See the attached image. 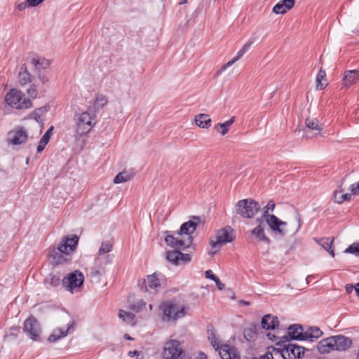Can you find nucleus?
<instances>
[{
  "label": "nucleus",
  "mask_w": 359,
  "mask_h": 359,
  "mask_svg": "<svg viewBox=\"0 0 359 359\" xmlns=\"http://www.w3.org/2000/svg\"><path fill=\"white\" fill-rule=\"evenodd\" d=\"M207 328L208 339L210 341L211 345L214 348L216 351L219 350V353L222 359H241L239 352L236 347L230 346L228 344L219 346L212 324H208Z\"/></svg>",
  "instance_id": "obj_1"
},
{
  "label": "nucleus",
  "mask_w": 359,
  "mask_h": 359,
  "mask_svg": "<svg viewBox=\"0 0 359 359\" xmlns=\"http://www.w3.org/2000/svg\"><path fill=\"white\" fill-rule=\"evenodd\" d=\"M74 119L76 121L74 135L76 137L88 134L96 123L95 114L88 111L75 114Z\"/></svg>",
  "instance_id": "obj_2"
},
{
  "label": "nucleus",
  "mask_w": 359,
  "mask_h": 359,
  "mask_svg": "<svg viewBox=\"0 0 359 359\" xmlns=\"http://www.w3.org/2000/svg\"><path fill=\"white\" fill-rule=\"evenodd\" d=\"M159 308L162 311V320L165 322H175L187 314L184 306H179L177 304L170 300L162 302Z\"/></svg>",
  "instance_id": "obj_3"
},
{
  "label": "nucleus",
  "mask_w": 359,
  "mask_h": 359,
  "mask_svg": "<svg viewBox=\"0 0 359 359\" xmlns=\"http://www.w3.org/2000/svg\"><path fill=\"white\" fill-rule=\"evenodd\" d=\"M236 214L244 219L253 218L260 210L259 203L253 199H242L235 206Z\"/></svg>",
  "instance_id": "obj_4"
},
{
  "label": "nucleus",
  "mask_w": 359,
  "mask_h": 359,
  "mask_svg": "<svg viewBox=\"0 0 359 359\" xmlns=\"http://www.w3.org/2000/svg\"><path fill=\"white\" fill-rule=\"evenodd\" d=\"M109 259L105 257H97L95 261L93 266L87 269V276L93 283H100L101 278L106 273V266L109 262Z\"/></svg>",
  "instance_id": "obj_5"
},
{
  "label": "nucleus",
  "mask_w": 359,
  "mask_h": 359,
  "mask_svg": "<svg viewBox=\"0 0 359 359\" xmlns=\"http://www.w3.org/2000/svg\"><path fill=\"white\" fill-rule=\"evenodd\" d=\"M84 276L79 270L69 273L62 279V286L71 293L77 291V288L83 286Z\"/></svg>",
  "instance_id": "obj_6"
},
{
  "label": "nucleus",
  "mask_w": 359,
  "mask_h": 359,
  "mask_svg": "<svg viewBox=\"0 0 359 359\" xmlns=\"http://www.w3.org/2000/svg\"><path fill=\"white\" fill-rule=\"evenodd\" d=\"M22 330L23 332L33 341H41V325L34 316H30L24 321Z\"/></svg>",
  "instance_id": "obj_7"
},
{
  "label": "nucleus",
  "mask_w": 359,
  "mask_h": 359,
  "mask_svg": "<svg viewBox=\"0 0 359 359\" xmlns=\"http://www.w3.org/2000/svg\"><path fill=\"white\" fill-rule=\"evenodd\" d=\"M182 353L180 342L176 339L169 340L164 344L162 359H182Z\"/></svg>",
  "instance_id": "obj_8"
},
{
  "label": "nucleus",
  "mask_w": 359,
  "mask_h": 359,
  "mask_svg": "<svg viewBox=\"0 0 359 359\" xmlns=\"http://www.w3.org/2000/svg\"><path fill=\"white\" fill-rule=\"evenodd\" d=\"M165 242L166 244L172 248L177 250H185L189 248L192 243L194 238L193 236L188 237L187 241L179 239L175 236L177 235L176 231H165Z\"/></svg>",
  "instance_id": "obj_9"
},
{
  "label": "nucleus",
  "mask_w": 359,
  "mask_h": 359,
  "mask_svg": "<svg viewBox=\"0 0 359 359\" xmlns=\"http://www.w3.org/2000/svg\"><path fill=\"white\" fill-rule=\"evenodd\" d=\"M235 239L234 230L230 226H226L223 229H219L216 233V241H211L210 244L215 248L218 245L231 243Z\"/></svg>",
  "instance_id": "obj_10"
},
{
  "label": "nucleus",
  "mask_w": 359,
  "mask_h": 359,
  "mask_svg": "<svg viewBox=\"0 0 359 359\" xmlns=\"http://www.w3.org/2000/svg\"><path fill=\"white\" fill-rule=\"evenodd\" d=\"M267 217L266 224L269 226L272 234L274 236H285L287 231L285 229V227L287 226V222L282 221L275 215H269Z\"/></svg>",
  "instance_id": "obj_11"
},
{
  "label": "nucleus",
  "mask_w": 359,
  "mask_h": 359,
  "mask_svg": "<svg viewBox=\"0 0 359 359\" xmlns=\"http://www.w3.org/2000/svg\"><path fill=\"white\" fill-rule=\"evenodd\" d=\"M268 216L262 215L261 217L257 218L256 222L258 223V225L251 230V234L255 236L257 241L264 242L267 245H270L271 241L266 236L263 224L264 222L266 223Z\"/></svg>",
  "instance_id": "obj_12"
},
{
  "label": "nucleus",
  "mask_w": 359,
  "mask_h": 359,
  "mask_svg": "<svg viewBox=\"0 0 359 359\" xmlns=\"http://www.w3.org/2000/svg\"><path fill=\"white\" fill-rule=\"evenodd\" d=\"M49 257L53 265H58L69 263L72 261V253L62 249L61 251L57 248H53L49 251Z\"/></svg>",
  "instance_id": "obj_13"
},
{
  "label": "nucleus",
  "mask_w": 359,
  "mask_h": 359,
  "mask_svg": "<svg viewBox=\"0 0 359 359\" xmlns=\"http://www.w3.org/2000/svg\"><path fill=\"white\" fill-rule=\"evenodd\" d=\"M201 222V218L199 216H193L192 219L183 223L180 229L176 231L177 235L181 236L186 234L192 236L191 234L197 229L199 223Z\"/></svg>",
  "instance_id": "obj_14"
},
{
  "label": "nucleus",
  "mask_w": 359,
  "mask_h": 359,
  "mask_svg": "<svg viewBox=\"0 0 359 359\" xmlns=\"http://www.w3.org/2000/svg\"><path fill=\"white\" fill-rule=\"evenodd\" d=\"M74 326H75V322L74 320H72L67 324V329H63V328L55 329L53 331L52 334L48 337V341L50 343H53L60 339H62L63 337H66L69 334L70 330L73 329Z\"/></svg>",
  "instance_id": "obj_15"
},
{
  "label": "nucleus",
  "mask_w": 359,
  "mask_h": 359,
  "mask_svg": "<svg viewBox=\"0 0 359 359\" xmlns=\"http://www.w3.org/2000/svg\"><path fill=\"white\" fill-rule=\"evenodd\" d=\"M334 338V350L338 351H344L349 348L352 345V340L348 337L342 334L332 336Z\"/></svg>",
  "instance_id": "obj_16"
},
{
  "label": "nucleus",
  "mask_w": 359,
  "mask_h": 359,
  "mask_svg": "<svg viewBox=\"0 0 359 359\" xmlns=\"http://www.w3.org/2000/svg\"><path fill=\"white\" fill-rule=\"evenodd\" d=\"M22 97V95L20 90L11 89L7 93L5 97V101L9 106L18 109L19 106H20Z\"/></svg>",
  "instance_id": "obj_17"
},
{
  "label": "nucleus",
  "mask_w": 359,
  "mask_h": 359,
  "mask_svg": "<svg viewBox=\"0 0 359 359\" xmlns=\"http://www.w3.org/2000/svg\"><path fill=\"white\" fill-rule=\"evenodd\" d=\"M79 243V237L76 235L72 236L71 238L66 236L63 241L57 246V250L61 251L62 249L72 253L76 248Z\"/></svg>",
  "instance_id": "obj_18"
},
{
  "label": "nucleus",
  "mask_w": 359,
  "mask_h": 359,
  "mask_svg": "<svg viewBox=\"0 0 359 359\" xmlns=\"http://www.w3.org/2000/svg\"><path fill=\"white\" fill-rule=\"evenodd\" d=\"M359 82V71L358 70H347L344 72L342 79L343 87L348 88L352 85Z\"/></svg>",
  "instance_id": "obj_19"
},
{
  "label": "nucleus",
  "mask_w": 359,
  "mask_h": 359,
  "mask_svg": "<svg viewBox=\"0 0 359 359\" xmlns=\"http://www.w3.org/2000/svg\"><path fill=\"white\" fill-rule=\"evenodd\" d=\"M334 338L329 337L320 340L316 346L318 351L321 354L330 353L331 351H334Z\"/></svg>",
  "instance_id": "obj_20"
},
{
  "label": "nucleus",
  "mask_w": 359,
  "mask_h": 359,
  "mask_svg": "<svg viewBox=\"0 0 359 359\" xmlns=\"http://www.w3.org/2000/svg\"><path fill=\"white\" fill-rule=\"evenodd\" d=\"M262 327L264 330H274L279 325V320L277 316L271 314L264 316L261 321Z\"/></svg>",
  "instance_id": "obj_21"
},
{
  "label": "nucleus",
  "mask_w": 359,
  "mask_h": 359,
  "mask_svg": "<svg viewBox=\"0 0 359 359\" xmlns=\"http://www.w3.org/2000/svg\"><path fill=\"white\" fill-rule=\"evenodd\" d=\"M295 0H282L273 8V12L276 14H285L294 6Z\"/></svg>",
  "instance_id": "obj_22"
},
{
  "label": "nucleus",
  "mask_w": 359,
  "mask_h": 359,
  "mask_svg": "<svg viewBox=\"0 0 359 359\" xmlns=\"http://www.w3.org/2000/svg\"><path fill=\"white\" fill-rule=\"evenodd\" d=\"M323 334V331L318 327H310L306 332H304V334L300 335L303 337L301 341L308 340L310 341H314L320 338Z\"/></svg>",
  "instance_id": "obj_23"
},
{
  "label": "nucleus",
  "mask_w": 359,
  "mask_h": 359,
  "mask_svg": "<svg viewBox=\"0 0 359 359\" xmlns=\"http://www.w3.org/2000/svg\"><path fill=\"white\" fill-rule=\"evenodd\" d=\"M28 138L26 130L22 128L14 131L13 137L11 138V142L13 145L24 144L27 142Z\"/></svg>",
  "instance_id": "obj_24"
},
{
  "label": "nucleus",
  "mask_w": 359,
  "mask_h": 359,
  "mask_svg": "<svg viewBox=\"0 0 359 359\" xmlns=\"http://www.w3.org/2000/svg\"><path fill=\"white\" fill-rule=\"evenodd\" d=\"M43 283L47 288H49L50 287H57L60 286L62 284L60 273H49L48 276L44 279Z\"/></svg>",
  "instance_id": "obj_25"
},
{
  "label": "nucleus",
  "mask_w": 359,
  "mask_h": 359,
  "mask_svg": "<svg viewBox=\"0 0 359 359\" xmlns=\"http://www.w3.org/2000/svg\"><path fill=\"white\" fill-rule=\"evenodd\" d=\"M196 124L202 128H208L211 126V118L209 115L205 114H199L194 118Z\"/></svg>",
  "instance_id": "obj_26"
},
{
  "label": "nucleus",
  "mask_w": 359,
  "mask_h": 359,
  "mask_svg": "<svg viewBox=\"0 0 359 359\" xmlns=\"http://www.w3.org/2000/svg\"><path fill=\"white\" fill-rule=\"evenodd\" d=\"M351 194H344V189L339 186V190H335L333 193L334 201L339 204L344 201H348L351 198Z\"/></svg>",
  "instance_id": "obj_27"
},
{
  "label": "nucleus",
  "mask_w": 359,
  "mask_h": 359,
  "mask_svg": "<svg viewBox=\"0 0 359 359\" xmlns=\"http://www.w3.org/2000/svg\"><path fill=\"white\" fill-rule=\"evenodd\" d=\"M135 172L133 171V170H131L129 172L123 170V172H121L116 175V177L114 178V183L119 184L122 182H126L132 179L135 176Z\"/></svg>",
  "instance_id": "obj_28"
},
{
  "label": "nucleus",
  "mask_w": 359,
  "mask_h": 359,
  "mask_svg": "<svg viewBox=\"0 0 359 359\" xmlns=\"http://www.w3.org/2000/svg\"><path fill=\"white\" fill-rule=\"evenodd\" d=\"M259 325H253L250 327H246L243 330V336L248 341H253L256 339Z\"/></svg>",
  "instance_id": "obj_29"
},
{
  "label": "nucleus",
  "mask_w": 359,
  "mask_h": 359,
  "mask_svg": "<svg viewBox=\"0 0 359 359\" xmlns=\"http://www.w3.org/2000/svg\"><path fill=\"white\" fill-rule=\"evenodd\" d=\"M19 81L21 85H26L32 82V75L27 71L25 64L22 65L20 67L19 72Z\"/></svg>",
  "instance_id": "obj_30"
},
{
  "label": "nucleus",
  "mask_w": 359,
  "mask_h": 359,
  "mask_svg": "<svg viewBox=\"0 0 359 359\" xmlns=\"http://www.w3.org/2000/svg\"><path fill=\"white\" fill-rule=\"evenodd\" d=\"M53 128L54 127L51 126L41 138L39 145L37 147V153H41L45 149L47 144L49 142Z\"/></svg>",
  "instance_id": "obj_31"
},
{
  "label": "nucleus",
  "mask_w": 359,
  "mask_h": 359,
  "mask_svg": "<svg viewBox=\"0 0 359 359\" xmlns=\"http://www.w3.org/2000/svg\"><path fill=\"white\" fill-rule=\"evenodd\" d=\"M305 125L306 128L317 131L316 135L319 134L322 130V127L319 124V121L316 118H307L305 120Z\"/></svg>",
  "instance_id": "obj_32"
},
{
  "label": "nucleus",
  "mask_w": 359,
  "mask_h": 359,
  "mask_svg": "<svg viewBox=\"0 0 359 359\" xmlns=\"http://www.w3.org/2000/svg\"><path fill=\"white\" fill-rule=\"evenodd\" d=\"M147 283L148 287L151 289H154L155 291H158L161 287V282L157 277L156 273L147 276Z\"/></svg>",
  "instance_id": "obj_33"
},
{
  "label": "nucleus",
  "mask_w": 359,
  "mask_h": 359,
  "mask_svg": "<svg viewBox=\"0 0 359 359\" xmlns=\"http://www.w3.org/2000/svg\"><path fill=\"white\" fill-rule=\"evenodd\" d=\"M236 117L232 116L229 120L225 121L224 123H217V125L215 126V129L217 130L218 128H222L220 133L221 135H224L228 133L230 126L233 123Z\"/></svg>",
  "instance_id": "obj_34"
},
{
  "label": "nucleus",
  "mask_w": 359,
  "mask_h": 359,
  "mask_svg": "<svg viewBox=\"0 0 359 359\" xmlns=\"http://www.w3.org/2000/svg\"><path fill=\"white\" fill-rule=\"evenodd\" d=\"M326 72L324 69L322 68L319 70L317 76H316V88L323 90L327 86V83L326 82H322L323 80L326 81Z\"/></svg>",
  "instance_id": "obj_35"
},
{
  "label": "nucleus",
  "mask_w": 359,
  "mask_h": 359,
  "mask_svg": "<svg viewBox=\"0 0 359 359\" xmlns=\"http://www.w3.org/2000/svg\"><path fill=\"white\" fill-rule=\"evenodd\" d=\"M285 353H287V359H292L295 356L296 349H302V346L296 344H288L286 346H284Z\"/></svg>",
  "instance_id": "obj_36"
},
{
  "label": "nucleus",
  "mask_w": 359,
  "mask_h": 359,
  "mask_svg": "<svg viewBox=\"0 0 359 359\" xmlns=\"http://www.w3.org/2000/svg\"><path fill=\"white\" fill-rule=\"evenodd\" d=\"M20 332V326H13L5 334L4 339L7 340V341L15 339L18 337Z\"/></svg>",
  "instance_id": "obj_37"
},
{
  "label": "nucleus",
  "mask_w": 359,
  "mask_h": 359,
  "mask_svg": "<svg viewBox=\"0 0 359 359\" xmlns=\"http://www.w3.org/2000/svg\"><path fill=\"white\" fill-rule=\"evenodd\" d=\"M177 249H175V250H169L166 252V259L173 264L174 265H179V255H178Z\"/></svg>",
  "instance_id": "obj_38"
},
{
  "label": "nucleus",
  "mask_w": 359,
  "mask_h": 359,
  "mask_svg": "<svg viewBox=\"0 0 359 359\" xmlns=\"http://www.w3.org/2000/svg\"><path fill=\"white\" fill-rule=\"evenodd\" d=\"M294 332H287V334L283 337H282L279 341L276 343V345H281L283 343L285 344H287V342H290L292 340H297L301 341L303 339L302 336H293Z\"/></svg>",
  "instance_id": "obj_39"
},
{
  "label": "nucleus",
  "mask_w": 359,
  "mask_h": 359,
  "mask_svg": "<svg viewBox=\"0 0 359 359\" xmlns=\"http://www.w3.org/2000/svg\"><path fill=\"white\" fill-rule=\"evenodd\" d=\"M32 63L35 66L36 69H46L49 67L50 62L48 60H46L45 58L36 59L33 58L32 60Z\"/></svg>",
  "instance_id": "obj_40"
},
{
  "label": "nucleus",
  "mask_w": 359,
  "mask_h": 359,
  "mask_svg": "<svg viewBox=\"0 0 359 359\" xmlns=\"http://www.w3.org/2000/svg\"><path fill=\"white\" fill-rule=\"evenodd\" d=\"M49 109V105H45L43 107L36 109L33 111L34 118L39 123L41 122L42 120L41 119V116L47 112Z\"/></svg>",
  "instance_id": "obj_41"
},
{
  "label": "nucleus",
  "mask_w": 359,
  "mask_h": 359,
  "mask_svg": "<svg viewBox=\"0 0 359 359\" xmlns=\"http://www.w3.org/2000/svg\"><path fill=\"white\" fill-rule=\"evenodd\" d=\"M334 241L333 237H325L320 238L318 242L325 250H329L332 247Z\"/></svg>",
  "instance_id": "obj_42"
},
{
  "label": "nucleus",
  "mask_w": 359,
  "mask_h": 359,
  "mask_svg": "<svg viewBox=\"0 0 359 359\" xmlns=\"http://www.w3.org/2000/svg\"><path fill=\"white\" fill-rule=\"evenodd\" d=\"M118 316L120 318H122L123 321L128 323H131L135 317L133 313L122 309L119 310Z\"/></svg>",
  "instance_id": "obj_43"
},
{
  "label": "nucleus",
  "mask_w": 359,
  "mask_h": 359,
  "mask_svg": "<svg viewBox=\"0 0 359 359\" xmlns=\"http://www.w3.org/2000/svg\"><path fill=\"white\" fill-rule=\"evenodd\" d=\"M111 248H112V245H111V243L107 241V242H103L99 249V256H101V257H105L107 259H109L108 257L109 256H105L104 255L109 252H110L111 250Z\"/></svg>",
  "instance_id": "obj_44"
},
{
  "label": "nucleus",
  "mask_w": 359,
  "mask_h": 359,
  "mask_svg": "<svg viewBox=\"0 0 359 359\" xmlns=\"http://www.w3.org/2000/svg\"><path fill=\"white\" fill-rule=\"evenodd\" d=\"M289 332H294L293 336L297 337L301 334H304V332L303 326L300 324H293L289 326L288 327Z\"/></svg>",
  "instance_id": "obj_45"
},
{
  "label": "nucleus",
  "mask_w": 359,
  "mask_h": 359,
  "mask_svg": "<svg viewBox=\"0 0 359 359\" xmlns=\"http://www.w3.org/2000/svg\"><path fill=\"white\" fill-rule=\"evenodd\" d=\"M345 253L353 254L359 257V241L350 245L345 250Z\"/></svg>",
  "instance_id": "obj_46"
},
{
  "label": "nucleus",
  "mask_w": 359,
  "mask_h": 359,
  "mask_svg": "<svg viewBox=\"0 0 359 359\" xmlns=\"http://www.w3.org/2000/svg\"><path fill=\"white\" fill-rule=\"evenodd\" d=\"M252 43L253 41L252 40H250L245 43L242 48L238 50L236 57L239 60L249 50Z\"/></svg>",
  "instance_id": "obj_47"
},
{
  "label": "nucleus",
  "mask_w": 359,
  "mask_h": 359,
  "mask_svg": "<svg viewBox=\"0 0 359 359\" xmlns=\"http://www.w3.org/2000/svg\"><path fill=\"white\" fill-rule=\"evenodd\" d=\"M178 255H179V265L189 263L191 259V255L189 254L182 253L180 251V250H178Z\"/></svg>",
  "instance_id": "obj_48"
},
{
  "label": "nucleus",
  "mask_w": 359,
  "mask_h": 359,
  "mask_svg": "<svg viewBox=\"0 0 359 359\" xmlns=\"http://www.w3.org/2000/svg\"><path fill=\"white\" fill-rule=\"evenodd\" d=\"M268 348H269V351H271V352H273V353L275 355L279 354L283 358V359H287L285 349L281 348H278L276 346H270V347H268Z\"/></svg>",
  "instance_id": "obj_49"
},
{
  "label": "nucleus",
  "mask_w": 359,
  "mask_h": 359,
  "mask_svg": "<svg viewBox=\"0 0 359 359\" xmlns=\"http://www.w3.org/2000/svg\"><path fill=\"white\" fill-rule=\"evenodd\" d=\"M107 102V100L106 97L104 95H100L99 96H97L95 100V106L98 107H104Z\"/></svg>",
  "instance_id": "obj_50"
},
{
  "label": "nucleus",
  "mask_w": 359,
  "mask_h": 359,
  "mask_svg": "<svg viewBox=\"0 0 359 359\" xmlns=\"http://www.w3.org/2000/svg\"><path fill=\"white\" fill-rule=\"evenodd\" d=\"M27 93L31 98H36L38 95L36 86L35 84H32L30 87L27 90Z\"/></svg>",
  "instance_id": "obj_51"
},
{
  "label": "nucleus",
  "mask_w": 359,
  "mask_h": 359,
  "mask_svg": "<svg viewBox=\"0 0 359 359\" xmlns=\"http://www.w3.org/2000/svg\"><path fill=\"white\" fill-rule=\"evenodd\" d=\"M302 349L295 350L296 354L295 356L292 358V359H301L304 356L305 351H310L309 348H306L303 346H302Z\"/></svg>",
  "instance_id": "obj_52"
},
{
  "label": "nucleus",
  "mask_w": 359,
  "mask_h": 359,
  "mask_svg": "<svg viewBox=\"0 0 359 359\" xmlns=\"http://www.w3.org/2000/svg\"><path fill=\"white\" fill-rule=\"evenodd\" d=\"M32 106V102L29 98H25L22 102H20V106L18 109H29Z\"/></svg>",
  "instance_id": "obj_53"
},
{
  "label": "nucleus",
  "mask_w": 359,
  "mask_h": 359,
  "mask_svg": "<svg viewBox=\"0 0 359 359\" xmlns=\"http://www.w3.org/2000/svg\"><path fill=\"white\" fill-rule=\"evenodd\" d=\"M147 280L145 279L140 280L138 282V287L140 290L143 292H147L148 291Z\"/></svg>",
  "instance_id": "obj_54"
},
{
  "label": "nucleus",
  "mask_w": 359,
  "mask_h": 359,
  "mask_svg": "<svg viewBox=\"0 0 359 359\" xmlns=\"http://www.w3.org/2000/svg\"><path fill=\"white\" fill-rule=\"evenodd\" d=\"M350 190L353 195L359 194V182L356 184H352L350 187Z\"/></svg>",
  "instance_id": "obj_55"
},
{
  "label": "nucleus",
  "mask_w": 359,
  "mask_h": 359,
  "mask_svg": "<svg viewBox=\"0 0 359 359\" xmlns=\"http://www.w3.org/2000/svg\"><path fill=\"white\" fill-rule=\"evenodd\" d=\"M205 276L206 278L212 280L213 281H215V280L218 278L216 275L213 273L212 271L210 269H208L205 271Z\"/></svg>",
  "instance_id": "obj_56"
},
{
  "label": "nucleus",
  "mask_w": 359,
  "mask_h": 359,
  "mask_svg": "<svg viewBox=\"0 0 359 359\" xmlns=\"http://www.w3.org/2000/svg\"><path fill=\"white\" fill-rule=\"evenodd\" d=\"M214 282L215 283L216 286H217V287L218 288V290H224V289L225 285H224V283H222L220 281V280H219V278H217V279H215Z\"/></svg>",
  "instance_id": "obj_57"
},
{
  "label": "nucleus",
  "mask_w": 359,
  "mask_h": 359,
  "mask_svg": "<svg viewBox=\"0 0 359 359\" xmlns=\"http://www.w3.org/2000/svg\"><path fill=\"white\" fill-rule=\"evenodd\" d=\"M266 206H267V209L271 211V212H272L275 209L276 203L273 200H270L268 202Z\"/></svg>",
  "instance_id": "obj_58"
},
{
  "label": "nucleus",
  "mask_w": 359,
  "mask_h": 359,
  "mask_svg": "<svg viewBox=\"0 0 359 359\" xmlns=\"http://www.w3.org/2000/svg\"><path fill=\"white\" fill-rule=\"evenodd\" d=\"M262 357V359H273V352H271V351H269V348H267V351Z\"/></svg>",
  "instance_id": "obj_59"
},
{
  "label": "nucleus",
  "mask_w": 359,
  "mask_h": 359,
  "mask_svg": "<svg viewBox=\"0 0 359 359\" xmlns=\"http://www.w3.org/2000/svg\"><path fill=\"white\" fill-rule=\"evenodd\" d=\"M29 6L28 5V3H27V0L26 1H24V2H22L20 4H19L18 5V9L19 11H23L25 10L27 7H29Z\"/></svg>",
  "instance_id": "obj_60"
},
{
  "label": "nucleus",
  "mask_w": 359,
  "mask_h": 359,
  "mask_svg": "<svg viewBox=\"0 0 359 359\" xmlns=\"http://www.w3.org/2000/svg\"><path fill=\"white\" fill-rule=\"evenodd\" d=\"M39 79H40V81L43 83H46V82L48 81V77L46 76V74L40 72L39 74Z\"/></svg>",
  "instance_id": "obj_61"
},
{
  "label": "nucleus",
  "mask_w": 359,
  "mask_h": 359,
  "mask_svg": "<svg viewBox=\"0 0 359 359\" xmlns=\"http://www.w3.org/2000/svg\"><path fill=\"white\" fill-rule=\"evenodd\" d=\"M238 59L235 56L231 60L229 61L225 65L222 67V69H224L227 67L231 66L236 61H237Z\"/></svg>",
  "instance_id": "obj_62"
},
{
  "label": "nucleus",
  "mask_w": 359,
  "mask_h": 359,
  "mask_svg": "<svg viewBox=\"0 0 359 359\" xmlns=\"http://www.w3.org/2000/svg\"><path fill=\"white\" fill-rule=\"evenodd\" d=\"M296 219H297V223H298V226L297 228V230L296 231H299L301 227H302V219H301V217L299 214H297V215L296 216Z\"/></svg>",
  "instance_id": "obj_63"
},
{
  "label": "nucleus",
  "mask_w": 359,
  "mask_h": 359,
  "mask_svg": "<svg viewBox=\"0 0 359 359\" xmlns=\"http://www.w3.org/2000/svg\"><path fill=\"white\" fill-rule=\"evenodd\" d=\"M354 287L353 285L347 284L346 285V291L348 294H350L353 290L354 289Z\"/></svg>",
  "instance_id": "obj_64"
}]
</instances>
